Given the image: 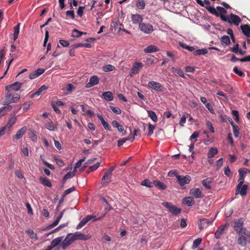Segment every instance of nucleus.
Segmentation results:
<instances>
[{
    "label": "nucleus",
    "mask_w": 250,
    "mask_h": 250,
    "mask_svg": "<svg viewBox=\"0 0 250 250\" xmlns=\"http://www.w3.org/2000/svg\"><path fill=\"white\" fill-rule=\"evenodd\" d=\"M90 238V236L83 234L79 231L73 233H70L67 234L65 239L62 242L61 245L62 248L64 250L75 240L86 241Z\"/></svg>",
    "instance_id": "f257e3e1"
},
{
    "label": "nucleus",
    "mask_w": 250,
    "mask_h": 250,
    "mask_svg": "<svg viewBox=\"0 0 250 250\" xmlns=\"http://www.w3.org/2000/svg\"><path fill=\"white\" fill-rule=\"evenodd\" d=\"M20 99V94L15 93H10L7 91L5 95V100L3 101V105L4 106L0 108V115H1V112L3 110L7 109L8 111L11 110L12 108V106L10 105V104L12 103H15L18 102Z\"/></svg>",
    "instance_id": "f03ea898"
},
{
    "label": "nucleus",
    "mask_w": 250,
    "mask_h": 250,
    "mask_svg": "<svg viewBox=\"0 0 250 250\" xmlns=\"http://www.w3.org/2000/svg\"><path fill=\"white\" fill-rule=\"evenodd\" d=\"M239 238L238 239V243L242 247L246 246L247 243L250 241V232L244 229L243 232L239 233Z\"/></svg>",
    "instance_id": "7ed1b4c3"
},
{
    "label": "nucleus",
    "mask_w": 250,
    "mask_h": 250,
    "mask_svg": "<svg viewBox=\"0 0 250 250\" xmlns=\"http://www.w3.org/2000/svg\"><path fill=\"white\" fill-rule=\"evenodd\" d=\"M162 205L166 208L168 211L173 215L177 216L181 212V209L173 205L171 203L167 202H163Z\"/></svg>",
    "instance_id": "20e7f679"
},
{
    "label": "nucleus",
    "mask_w": 250,
    "mask_h": 250,
    "mask_svg": "<svg viewBox=\"0 0 250 250\" xmlns=\"http://www.w3.org/2000/svg\"><path fill=\"white\" fill-rule=\"evenodd\" d=\"M206 9L211 14L215 15L216 17H220L221 19L224 21H229V18L226 17L225 14H219V13L216 11V9L211 6H206Z\"/></svg>",
    "instance_id": "39448f33"
},
{
    "label": "nucleus",
    "mask_w": 250,
    "mask_h": 250,
    "mask_svg": "<svg viewBox=\"0 0 250 250\" xmlns=\"http://www.w3.org/2000/svg\"><path fill=\"white\" fill-rule=\"evenodd\" d=\"M206 9L211 14L215 15L216 17H220L221 19L224 21H229V18L226 17L225 14H219V13L216 11V9L211 6H206Z\"/></svg>",
    "instance_id": "423d86ee"
},
{
    "label": "nucleus",
    "mask_w": 250,
    "mask_h": 250,
    "mask_svg": "<svg viewBox=\"0 0 250 250\" xmlns=\"http://www.w3.org/2000/svg\"><path fill=\"white\" fill-rule=\"evenodd\" d=\"M144 64L140 62H135L133 63L132 67L130 70L129 75L131 77H133L135 75L138 74L143 68Z\"/></svg>",
    "instance_id": "0eeeda50"
},
{
    "label": "nucleus",
    "mask_w": 250,
    "mask_h": 250,
    "mask_svg": "<svg viewBox=\"0 0 250 250\" xmlns=\"http://www.w3.org/2000/svg\"><path fill=\"white\" fill-rule=\"evenodd\" d=\"M22 83L16 82L13 84L7 85L5 87V90L10 93H14V91L19 90L21 87Z\"/></svg>",
    "instance_id": "6e6552de"
},
{
    "label": "nucleus",
    "mask_w": 250,
    "mask_h": 250,
    "mask_svg": "<svg viewBox=\"0 0 250 250\" xmlns=\"http://www.w3.org/2000/svg\"><path fill=\"white\" fill-rule=\"evenodd\" d=\"M244 219L240 218L237 221L234 222L233 224L232 225L235 231L237 233H241L243 232V226L244 224Z\"/></svg>",
    "instance_id": "1a4fd4ad"
},
{
    "label": "nucleus",
    "mask_w": 250,
    "mask_h": 250,
    "mask_svg": "<svg viewBox=\"0 0 250 250\" xmlns=\"http://www.w3.org/2000/svg\"><path fill=\"white\" fill-rule=\"evenodd\" d=\"M176 177L178 184L181 187L184 186L185 185L189 184L191 181V178L188 175H176Z\"/></svg>",
    "instance_id": "9d476101"
},
{
    "label": "nucleus",
    "mask_w": 250,
    "mask_h": 250,
    "mask_svg": "<svg viewBox=\"0 0 250 250\" xmlns=\"http://www.w3.org/2000/svg\"><path fill=\"white\" fill-rule=\"evenodd\" d=\"M148 87L159 92L164 91V87L158 82L155 81H150L147 83Z\"/></svg>",
    "instance_id": "9b49d317"
},
{
    "label": "nucleus",
    "mask_w": 250,
    "mask_h": 250,
    "mask_svg": "<svg viewBox=\"0 0 250 250\" xmlns=\"http://www.w3.org/2000/svg\"><path fill=\"white\" fill-rule=\"evenodd\" d=\"M214 219L209 221V219L201 218L198 221V228L200 229L207 228L209 224L213 222Z\"/></svg>",
    "instance_id": "f8f14e48"
},
{
    "label": "nucleus",
    "mask_w": 250,
    "mask_h": 250,
    "mask_svg": "<svg viewBox=\"0 0 250 250\" xmlns=\"http://www.w3.org/2000/svg\"><path fill=\"white\" fill-rule=\"evenodd\" d=\"M139 28L146 34H150L153 31L152 25L149 23H142L140 24Z\"/></svg>",
    "instance_id": "ddd939ff"
},
{
    "label": "nucleus",
    "mask_w": 250,
    "mask_h": 250,
    "mask_svg": "<svg viewBox=\"0 0 250 250\" xmlns=\"http://www.w3.org/2000/svg\"><path fill=\"white\" fill-rule=\"evenodd\" d=\"M65 210L63 209V210H62L59 216L56 218V219L55 220V221L51 224L48 225L46 228H45L44 230H48L52 228H53L54 227H56V226L58 225V224H59L60 220L62 219V216L63 215V213H64V212Z\"/></svg>",
    "instance_id": "4468645a"
},
{
    "label": "nucleus",
    "mask_w": 250,
    "mask_h": 250,
    "mask_svg": "<svg viewBox=\"0 0 250 250\" xmlns=\"http://www.w3.org/2000/svg\"><path fill=\"white\" fill-rule=\"evenodd\" d=\"M99 82V79L98 77L96 75L93 76L90 78L89 82L86 84L85 87L86 88H90L98 84Z\"/></svg>",
    "instance_id": "2eb2a0df"
},
{
    "label": "nucleus",
    "mask_w": 250,
    "mask_h": 250,
    "mask_svg": "<svg viewBox=\"0 0 250 250\" xmlns=\"http://www.w3.org/2000/svg\"><path fill=\"white\" fill-rule=\"evenodd\" d=\"M112 174L107 171H105L102 179L101 184L103 186L107 185L110 181Z\"/></svg>",
    "instance_id": "dca6fc26"
},
{
    "label": "nucleus",
    "mask_w": 250,
    "mask_h": 250,
    "mask_svg": "<svg viewBox=\"0 0 250 250\" xmlns=\"http://www.w3.org/2000/svg\"><path fill=\"white\" fill-rule=\"evenodd\" d=\"M27 129L26 126H24L17 131L16 134L13 137V141L18 140L22 138Z\"/></svg>",
    "instance_id": "f3484780"
},
{
    "label": "nucleus",
    "mask_w": 250,
    "mask_h": 250,
    "mask_svg": "<svg viewBox=\"0 0 250 250\" xmlns=\"http://www.w3.org/2000/svg\"><path fill=\"white\" fill-rule=\"evenodd\" d=\"M95 216L93 215H88L83 218L82 220L79 223V224L77 226L76 229H80L83 226H84L89 220L94 218Z\"/></svg>",
    "instance_id": "a211bd4d"
},
{
    "label": "nucleus",
    "mask_w": 250,
    "mask_h": 250,
    "mask_svg": "<svg viewBox=\"0 0 250 250\" xmlns=\"http://www.w3.org/2000/svg\"><path fill=\"white\" fill-rule=\"evenodd\" d=\"M190 194L195 198H202L203 195L201 190L198 188H193L190 190Z\"/></svg>",
    "instance_id": "6ab92c4d"
},
{
    "label": "nucleus",
    "mask_w": 250,
    "mask_h": 250,
    "mask_svg": "<svg viewBox=\"0 0 250 250\" xmlns=\"http://www.w3.org/2000/svg\"><path fill=\"white\" fill-rule=\"evenodd\" d=\"M143 18L140 14H132L131 16V20L133 24H142Z\"/></svg>",
    "instance_id": "aec40b11"
},
{
    "label": "nucleus",
    "mask_w": 250,
    "mask_h": 250,
    "mask_svg": "<svg viewBox=\"0 0 250 250\" xmlns=\"http://www.w3.org/2000/svg\"><path fill=\"white\" fill-rule=\"evenodd\" d=\"M229 20V23H233L236 25H238L241 21V19L238 16L232 13L230 14Z\"/></svg>",
    "instance_id": "412c9836"
},
{
    "label": "nucleus",
    "mask_w": 250,
    "mask_h": 250,
    "mask_svg": "<svg viewBox=\"0 0 250 250\" xmlns=\"http://www.w3.org/2000/svg\"><path fill=\"white\" fill-rule=\"evenodd\" d=\"M159 48L154 45H150L144 49V51L146 53H151L158 52Z\"/></svg>",
    "instance_id": "4be33fe9"
},
{
    "label": "nucleus",
    "mask_w": 250,
    "mask_h": 250,
    "mask_svg": "<svg viewBox=\"0 0 250 250\" xmlns=\"http://www.w3.org/2000/svg\"><path fill=\"white\" fill-rule=\"evenodd\" d=\"M243 171V169H241V168H240L239 170H238V172L239 173V180H238V181H239V184L237 185V188H236V194H237V190H239L242 185H243V183L244 182V176H243V174L242 173V171Z\"/></svg>",
    "instance_id": "5701e85b"
},
{
    "label": "nucleus",
    "mask_w": 250,
    "mask_h": 250,
    "mask_svg": "<svg viewBox=\"0 0 250 250\" xmlns=\"http://www.w3.org/2000/svg\"><path fill=\"white\" fill-rule=\"evenodd\" d=\"M240 28L245 36L247 37H250V26L249 25H241Z\"/></svg>",
    "instance_id": "b1692460"
},
{
    "label": "nucleus",
    "mask_w": 250,
    "mask_h": 250,
    "mask_svg": "<svg viewBox=\"0 0 250 250\" xmlns=\"http://www.w3.org/2000/svg\"><path fill=\"white\" fill-rule=\"evenodd\" d=\"M47 88H48V87L45 85H43L41 86L36 92L33 93L30 96V98H34V97H35L37 96H39L40 95H41V94L42 93V92L43 91L46 90Z\"/></svg>",
    "instance_id": "393cba45"
},
{
    "label": "nucleus",
    "mask_w": 250,
    "mask_h": 250,
    "mask_svg": "<svg viewBox=\"0 0 250 250\" xmlns=\"http://www.w3.org/2000/svg\"><path fill=\"white\" fill-rule=\"evenodd\" d=\"M226 226L225 225L224 226H221L220 227H219L217 230L216 231V232H215V237L216 238V239H219L220 238L221 235L223 234V232L224 231V229H225V228Z\"/></svg>",
    "instance_id": "a878e982"
},
{
    "label": "nucleus",
    "mask_w": 250,
    "mask_h": 250,
    "mask_svg": "<svg viewBox=\"0 0 250 250\" xmlns=\"http://www.w3.org/2000/svg\"><path fill=\"white\" fill-rule=\"evenodd\" d=\"M102 96L104 99L107 101H111L113 100L114 97L113 94L110 91H106L103 93Z\"/></svg>",
    "instance_id": "bb28decb"
},
{
    "label": "nucleus",
    "mask_w": 250,
    "mask_h": 250,
    "mask_svg": "<svg viewBox=\"0 0 250 250\" xmlns=\"http://www.w3.org/2000/svg\"><path fill=\"white\" fill-rule=\"evenodd\" d=\"M218 153V149L216 147H211L208 152V158L211 159L213 158Z\"/></svg>",
    "instance_id": "cd10ccee"
},
{
    "label": "nucleus",
    "mask_w": 250,
    "mask_h": 250,
    "mask_svg": "<svg viewBox=\"0 0 250 250\" xmlns=\"http://www.w3.org/2000/svg\"><path fill=\"white\" fill-rule=\"evenodd\" d=\"M17 121V118L15 115H13L10 117L9 119L8 123L6 125V127H8L10 128L16 123Z\"/></svg>",
    "instance_id": "c85d7f7f"
},
{
    "label": "nucleus",
    "mask_w": 250,
    "mask_h": 250,
    "mask_svg": "<svg viewBox=\"0 0 250 250\" xmlns=\"http://www.w3.org/2000/svg\"><path fill=\"white\" fill-rule=\"evenodd\" d=\"M153 186H155L160 189L164 190L166 188V185L159 181L154 180L153 181Z\"/></svg>",
    "instance_id": "c756f323"
},
{
    "label": "nucleus",
    "mask_w": 250,
    "mask_h": 250,
    "mask_svg": "<svg viewBox=\"0 0 250 250\" xmlns=\"http://www.w3.org/2000/svg\"><path fill=\"white\" fill-rule=\"evenodd\" d=\"M21 23H19L17 25L14 27V34H13V39L14 41H16L18 38V35L20 32V27Z\"/></svg>",
    "instance_id": "7c9ffc66"
},
{
    "label": "nucleus",
    "mask_w": 250,
    "mask_h": 250,
    "mask_svg": "<svg viewBox=\"0 0 250 250\" xmlns=\"http://www.w3.org/2000/svg\"><path fill=\"white\" fill-rule=\"evenodd\" d=\"M183 203L188 207H191L193 205L194 202L193 198L190 197H187L183 199Z\"/></svg>",
    "instance_id": "2f4dec72"
},
{
    "label": "nucleus",
    "mask_w": 250,
    "mask_h": 250,
    "mask_svg": "<svg viewBox=\"0 0 250 250\" xmlns=\"http://www.w3.org/2000/svg\"><path fill=\"white\" fill-rule=\"evenodd\" d=\"M40 181L42 183V184L45 186L49 188L52 187V185L50 181L46 178L41 177L40 178Z\"/></svg>",
    "instance_id": "473e14b6"
},
{
    "label": "nucleus",
    "mask_w": 250,
    "mask_h": 250,
    "mask_svg": "<svg viewBox=\"0 0 250 250\" xmlns=\"http://www.w3.org/2000/svg\"><path fill=\"white\" fill-rule=\"evenodd\" d=\"M212 182V179L210 178H208L204 180L202 182V185L206 188L209 189L211 188L210 184Z\"/></svg>",
    "instance_id": "72a5a7b5"
},
{
    "label": "nucleus",
    "mask_w": 250,
    "mask_h": 250,
    "mask_svg": "<svg viewBox=\"0 0 250 250\" xmlns=\"http://www.w3.org/2000/svg\"><path fill=\"white\" fill-rule=\"evenodd\" d=\"M221 42L223 45H229L230 43L229 37L226 35L222 36Z\"/></svg>",
    "instance_id": "f704fd0d"
},
{
    "label": "nucleus",
    "mask_w": 250,
    "mask_h": 250,
    "mask_svg": "<svg viewBox=\"0 0 250 250\" xmlns=\"http://www.w3.org/2000/svg\"><path fill=\"white\" fill-rule=\"evenodd\" d=\"M45 127L50 131H54L56 128V125L52 121H50L47 123L45 125Z\"/></svg>",
    "instance_id": "c9c22d12"
},
{
    "label": "nucleus",
    "mask_w": 250,
    "mask_h": 250,
    "mask_svg": "<svg viewBox=\"0 0 250 250\" xmlns=\"http://www.w3.org/2000/svg\"><path fill=\"white\" fill-rule=\"evenodd\" d=\"M247 189L248 186L247 185H242L241 188L237 190L242 196H245L247 194Z\"/></svg>",
    "instance_id": "e433bc0d"
},
{
    "label": "nucleus",
    "mask_w": 250,
    "mask_h": 250,
    "mask_svg": "<svg viewBox=\"0 0 250 250\" xmlns=\"http://www.w3.org/2000/svg\"><path fill=\"white\" fill-rule=\"evenodd\" d=\"M63 237H57L54 239H53L51 242V244L53 246V247H55L57 246H58L62 240Z\"/></svg>",
    "instance_id": "4c0bfd02"
},
{
    "label": "nucleus",
    "mask_w": 250,
    "mask_h": 250,
    "mask_svg": "<svg viewBox=\"0 0 250 250\" xmlns=\"http://www.w3.org/2000/svg\"><path fill=\"white\" fill-rule=\"evenodd\" d=\"M86 34V33L85 32H82L77 29H75L72 31V36L73 37L78 38L82 36V35Z\"/></svg>",
    "instance_id": "58836bf2"
},
{
    "label": "nucleus",
    "mask_w": 250,
    "mask_h": 250,
    "mask_svg": "<svg viewBox=\"0 0 250 250\" xmlns=\"http://www.w3.org/2000/svg\"><path fill=\"white\" fill-rule=\"evenodd\" d=\"M136 5L139 9L143 10L145 8V2L144 0H137Z\"/></svg>",
    "instance_id": "ea45409f"
},
{
    "label": "nucleus",
    "mask_w": 250,
    "mask_h": 250,
    "mask_svg": "<svg viewBox=\"0 0 250 250\" xmlns=\"http://www.w3.org/2000/svg\"><path fill=\"white\" fill-rule=\"evenodd\" d=\"M171 71L174 74L176 73L178 74L180 77L185 78L184 73L180 69L172 67L171 68Z\"/></svg>",
    "instance_id": "a19ab883"
},
{
    "label": "nucleus",
    "mask_w": 250,
    "mask_h": 250,
    "mask_svg": "<svg viewBox=\"0 0 250 250\" xmlns=\"http://www.w3.org/2000/svg\"><path fill=\"white\" fill-rule=\"evenodd\" d=\"M198 4H199L200 6L205 7L206 6H210V2L208 0H204L203 1L202 0H195Z\"/></svg>",
    "instance_id": "79ce46f5"
},
{
    "label": "nucleus",
    "mask_w": 250,
    "mask_h": 250,
    "mask_svg": "<svg viewBox=\"0 0 250 250\" xmlns=\"http://www.w3.org/2000/svg\"><path fill=\"white\" fill-rule=\"evenodd\" d=\"M147 112L148 116L151 119V120L153 122H156L158 120V119L156 113L154 111L151 110H148L147 111Z\"/></svg>",
    "instance_id": "37998d69"
},
{
    "label": "nucleus",
    "mask_w": 250,
    "mask_h": 250,
    "mask_svg": "<svg viewBox=\"0 0 250 250\" xmlns=\"http://www.w3.org/2000/svg\"><path fill=\"white\" fill-rule=\"evenodd\" d=\"M208 53L206 49H198L193 52V54L195 56H198L200 55H205Z\"/></svg>",
    "instance_id": "c03bdc74"
},
{
    "label": "nucleus",
    "mask_w": 250,
    "mask_h": 250,
    "mask_svg": "<svg viewBox=\"0 0 250 250\" xmlns=\"http://www.w3.org/2000/svg\"><path fill=\"white\" fill-rule=\"evenodd\" d=\"M232 129H233L234 136L236 138L238 137L239 135V130H240L239 127L236 124L235 125H232Z\"/></svg>",
    "instance_id": "a18cd8bd"
},
{
    "label": "nucleus",
    "mask_w": 250,
    "mask_h": 250,
    "mask_svg": "<svg viewBox=\"0 0 250 250\" xmlns=\"http://www.w3.org/2000/svg\"><path fill=\"white\" fill-rule=\"evenodd\" d=\"M179 44L180 46H181L182 47H183V48L187 49L190 51H193L195 49V48L193 46H188L187 44H186L183 42H180L179 43Z\"/></svg>",
    "instance_id": "49530a36"
},
{
    "label": "nucleus",
    "mask_w": 250,
    "mask_h": 250,
    "mask_svg": "<svg viewBox=\"0 0 250 250\" xmlns=\"http://www.w3.org/2000/svg\"><path fill=\"white\" fill-rule=\"evenodd\" d=\"M115 69V66L111 64H107L103 67V70L106 72L111 71Z\"/></svg>",
    "instance_id": "de8ad7c7"
},
{
    "label": "nucleus",
    "mask_w": 250,
    "mask_h": 250,
    "mask_svg": "<svg viewBox=\"0 0 250 250\" xmlns=\"http://www.w3.org/2000/svg\"><path fill=\"white\" fill-rule=\"evenodd\" d=\"M153 183H151L148 179H145L141 183V185L148 188L153 187Z\"/></svg>",
    "instance_id": "09e8293b"
},
{
    "label": "nucleus",
    "mask_w": 250,
    "mask_h": 250,
    "mask_svg": "<svg viewBox=\"0 0 250 250\" xmlns=\"http://www.w3.org/2000/svg\"><path fill=\"white\" fill-rule=\"evenodd\" d=\"M66 18L67 19H71L74 20L75 18V14L73 10L67 11L66 12Z\"/></svg>",
    "instance_id": "8fccbe9b"
},
{
    "label": "nucleus",
    "mask_w": 250,
    "mask_h": 250,
    "mask_svg": "<svg viewBox=\"0 0 250 250\" xmlns=\"http://www.w3.org/2000/svg\"><path fill=\"white\" fill-rule=\"evenodd\" d=\"M233 71L240 77H245L244 73L242 71L238 69L236 66L233 67Z\"/></svg>",
    "instance_id": "3c124183"
},
{
    "label": "nucleus",
    "mask_w": 250,
    "mask_h": 250,
    "mask_svg": "<svg viewBox=\"0 0 250 250\" xmlns=\"http://www.w3.org/2000/svg\"><path fill=\"white\" fill-rule=\"evenodd\" d=\"M26 232L30 236L31 239H38V237L37 234H35L33 230H27Z\"/></svg>",
    "instance_id": "603ef678"
},
{
    "label": "nucleus",
    "mask_w": 250,
    "mask_h": 250,
    "mask_svg": "<svg viewBox=\"0 0 250 250\" xmlns=\"http://www.w3.org/2000/svg\"><path fill=\"white\" fill-rule=\"evenodd\" d=\"M109 108L112 111L117 114H121L122 111L121 109L118 107H114L113 106H109Z\"/></svg>",
    "instance_id": "864d4df0"
},
{
    "label": "nucleus",
    "mask_w": 250,
    "mask_h": 250,
    "mask_svg": "<svg viewBox=\"0 0 250 250\" xmlns=\"http://www.w3.org/2000/svg\"><path fill=\"white\" fill-rule=\"evenodd\" d=\"M202 242L201 238H198L194 240L193 243L192 245V248L195 249L198 247V246L201 244Z\"/></svg>",
    "instance_id": "5fc2aeb1"
},
{
    "label": "nucleus",
    "mask_w": 250,
    "mask_h": 250,
    "mask_svg": "<svg viewBox=\"0 0 250 250\" xmlns=\"http://www.w3.org/2000/svg\"><path fill=\"white\" fill-rule=\"evenodd\" d=\"M75 175L72 172H68L64 175L63 178V182H65L66 180L73 177Z\"/></svg>",
    "instance_id": "6e6d98bb"
},
{
    "label": "nucleus",
    "mask_w": 250,
    "mask_h": 250,
    "mask_svg": "<svg viewBox=\"0 0 250 250\" xmlns=\"http://www.w3.org/2000/svg\"><path fill=\"white\" fill-rule=\"evenodd\" d=\"M206 126L210 130L211 133H214L215 132L214 128L212 125V123L210 121H207L206 122Z\"/></svg>",
    "instance_id": "4d7b16f0"
},
{
    "label": "nucleus",
    "mask_w": 250,
    "mask_h": 250,
    "mask_svg": "<svg viewBox=\"0 0 250 250\" xmlns=\"http://www.w3.org/2000/svg\"><path fill=\"white\" fill-rule=\"evenodd\" d=\"M166 54L167 56H168L169 57H170L171 59V60L172 61L175 62L176 61V58L175 53H174V52H172L167 51L166 52Z\"/></svg>",
    "instance_id": "13d9d810"
},
{
    "label": "nucleus",
    "mask_w": 250,
    "mask_h": 250,
    "mask_svg": "<svg viewBox=\"0 0 250 250\" xmlns=\"http://www.w3.org/2000/svg\"><path fill=\"white\" fill-rule=\"evenodd\" d=\"M216 10L219 14H226L227 13V10L221 6H217Z\"/></svg>",
    "instance_id": "bf43d9fd"
},
{
    "label": "nucleus",
    "mask_w": 250,
    "mask_h": 250,
    "mask_svg": "<svg viewBox=\"0 0 250 250\" xmlns=\"http://www.w3.org/2000/svg\"><path fill=\"white\" fill-rule=\"evenodd\" d=\"M75 189V188L74 187H73L72 188H70L66 190H65L63 193V195H62V197H65V196H66L67 195H68V194L70 193L71 192H73V191H74Z\"/></svg>",
    "instance_id": "052dcab7"
},
{
    "label": "nucleus",
    "mask_w": 250,
    "mask_h": 250,
    "mask_svg": "<svg viewBox=\"0 0 250 250\" xmlns=\"http://www.w3.org/2000/svg\"><path fill=\"white\" fill-rule=\"evenodd\" d=\"M154 129H155V126L152 125L150 124H149V125H148V133H147V136H151L153 134V130H154Z\"/></svg>",
    "instance_id": "680f3d73"
},
{
    "label": "nucleus",
    "mask_w": 250,
    "mask_h": 250,
    "mask_svg": "<svg viewBox=\"0 0 250 250\" xmlns=\"http://www.w3.org/2000/svg\"><path fill=\"white\" fill-rule=\"evenodd\" d=\"M74 89H75V87L72 84L68 83V84H67V85L66 86L65 91L66 92H70L72 91V90Z\"/></svg>",
    "instance_id": "e2e57ef3"
},
{
    "label": "nucleus",
    "mask_w": 250,
    "mask_h": 250,
    "mask_svg": "<svg viewBox=\"0 0 250 250\" xmlns=\"http://www.w3.org/2000/svg\"><path fill=\"white\" fill-rule=\"evenodd\" d=\"M205 106H206V108H208V109L209 110V111L211 113H212V114L214 113V111L213 108L210 103H207V104H206Z\"/></svg>",
    "instance_id": "0e129e2a"
},
{
    "label": "nucleus",
    "mask_w": 250,
    "mask_h": 250,
    "mask_svg": "<svg viewBox=\"0 0 250 250\" xmlns=\"http://www.w3.org/2000/svg\"><path fill=\"white\" fill-rule=\"evenodd\" d=\"M230 50L235 53H237L239 51V44L238 43L236 44L234 47H230L229 48Z\"/></svg>",
    "instance_id": "69168bd1"
},
{
    "label": "nucleus",
    "mask_w": 250,
    "mask_h": 250,
    "mask_svg": "<svg viewBox=\"0 0 250 250\" xmlns=\"http://www.w3.org/2000/svg\"><path fill=\"white\" fill-rule=\"evenodd\" d=\"M101 162H98L95 165H94L89 167L90 171H94L96 170L100 166Z\"/></svg>",
    "instance_id": "338daca9"
},
{
    "label": "nucleus",
    "mask_w": 250,
    "mask_h": 250,
    "mask_svg": "<svg viewBox=\"0 0 250 250\" xmlns=\"http://www.w3.org/2000/svg\"><path fill=\"white\" fill-rule=\"evenodd\" d=\"M59 43L63 47H67L69 45V42L63 40H60L59 41Z\"/></svg>",
    "instance_id": "774afa93"
}]
</instances>
